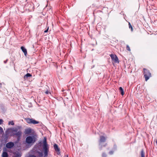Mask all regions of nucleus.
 Here are the masks:
<instances>
[{"instance_id":"2","label":"nucleus","mask_w":157,"mask_h":157,"mask_svg":"<svg viewBox=\"0 0 157 157\" xmlns=\"http://www.w3.org/2000/svg\"><path fill=\"white\" fill-rule=\"evenodd\" d=\"M43 148L44 151V157H47L48 156V151L49 150V147L47 143L46 139L44 138L43 141Z\"/></svg>"},{"instance_id":"4","label":"nucleus","mask_w":157,"mask_h":157,"mask_svg":"<svg viewBox=\"0 0 157 157\" xmlns=\"http://www.w3.org/2000/svg\"><path fill=\"white\" fill-rule=\"evenodd\" d=\"M144 76L145 77V80L147 81L149 79V78L151 77V74L146 69L144 68Z\"/></svg>"},{"instance_id":"1","label":"nucleus","mask_w":157,"mask_h":157,"mask_svg":"<svg viewBox=\"0 0 157 157\" xmlns=\"http://www.w3.org/2000/svg\"><path fill=\"white\" fill-rule=\"evenodd\" d=\"M22 127L18 126L14 128H9L6 129L5 131L6 137L15 136L17 140L19 141L22 134Z\"/></svg>"},{"instance_id":"8","label":"nucleus","mask_w":157,"mask_h":157,"mask_svg":"<svg viewBox=\"0 0 157 157\" xmlns=\"http://www.w3.org/2000/svg\"><path fill=\"white\" fill-rule=\"evenodd\" d=\"M54 147L55 151L57 152V154L59 155L60 153V149L59 148L58 145L56 144L54 145Z\"/></svg>"},{"instance_id":"23","label":"nucleus","mask_w":157,"mask_h":157,"mask_svg":"<svg viewBox=\"0 0 157 157\" xmlns=\"http://www.w3.org/2000/svg\"><path fill=\"white\" fill-rule=\"evenodd\" d=\"M3 122V121L2 119H0V124H1Z\"/></svg>"},{"instance_id":"6","label":"nucleus","mask_w":157,"mask_h":157,"mask_svg":"<svg viewBox=\"0 0 157 157\" xmlns=\"http://www.w3.org/2000/svg\"><path fill=\"white\" fill-rule=\"evenodd\" d=\"M33 139L31 136H29L27 137L26 139V142L28 144H31L33 142Z\"/></svg>"},{"instance_id":"11","label":"nucleus","mask_w":157,"mask_h":157,"mask_svg":"<svg viewBox=\"0 0 157 157\" xmlns=\"http://www.w3.org/2000/svg\"><path fill=\"white\" fill-rule=\"evenodd\" d=\"M32 76V75L30 73H28L26 75H25L24 76V79H27L28 77H31Z\"/></svg>"},{"instance_id":"7","label":"nucleus","mask_w":157,"mask_h":157,"mask_svg":"<svg viewBox=\"0 0 157 157\" xmlns=\"http://www.w3.org/2000/svg\"><path fill=\"white\" fill-rule=\"evenodd\" d=\"M14 146V144L13 142H9L7 143L6 144V147L8 148H11L13 147Z\"/></svg>"},{"instance_id":"10","label":"nucleus","mask_w":157,"mask_h":157,"mask_svg":"<svg viewBox=\"0 0 157 157\" xmlns=\"http://www.w3.org/2000/svg\"><path fill=\"white\" fill-rule=\"evenodd\" d=\"M21 49L22 51V52L24 53V55L25 56H26V55L27 54V51L26 49L23 46H21Z\"/></svg>"},{"instance_id":"24","label":"nucleus","mask_w":157,"mask_h":157,"mask_svg":"<svg viewBox=\"0 0 157 157\" xmlns=\"http://www.w3.org/2000/svg\"><path fill=\"white\" fill-rule=\"evenodd\" d=\"M29 157H36V156L33 155H29Z\"/></svg>"},{"instance_id":"29","label":"nucleus","mask_w":157,"mask_h":157,"mask_svg":"<svg viewBox=\"0 0 157 157\" xmlns=\"http://www.w3.org/2000/svg\"><path fill=\"white\" fill-rule=\"evenodd\" d=\"M67 157H68V155L67 156Z\"/></svg>"},{"instance_id":"16","label":"nucleus","mask_w":157,"mask_h":157,"mask_svg":"<svg viewBox=\"0 0 157 157\" xmlns=\"http://www.w3.org/2000/svg\"><path fill=\"white\" fill-rule=\"evenodd\" d=\"M8 124L9 125H10L11 124V125H14V123L13 121H9L8 123Z\"/></svg>"},{"instance_id":"14","label":"nucleus","mask_w":157,"mask_h":157,"mask_svg":"<svg viewBox=\"0 0 157 157\" xmlns=\"http://www.w3.org/2000/svg\"><path fill=\"white\" fill-rule=\"evenodd\" d=\"M119 89L121 91V95H124V92L123 89L122 88V87H120Z\"/></svg>"},{"instance_id":"18","label":"nucleus","mask_w":157,"mask_h":157,"mask_svg":"<svg viewBox=\"0 0 157 157\" xmlns=\"http://www.w3.org/2000/svg\"><path fill=\"white\" fill-rule=\"evenodd\" d=\"M128 25H129V28H131V31H132L133 30V29L132 27V26L131 24H130V23H129Z\"/></svg>"},{"instance_id":"5","label":"nucleus","mask_w":157,"mask_h":157,"mask_svg":"<svg viewBox=\"0 0 157 157\" xmlns=\"http://www.w3.org/2000/svg\"><path fill=\"white\" fill-rule=\"evenodd\" d=\"M110 56L112 59L113 63H119V60L117 56L115 54H111Z\"/></svg>"},{"instance_id":"25","label":"nucleus","mask_w":157,"mask_h":157,"mask_svg":"<svg viewBox=\"0 0 157 157\" xmlns=\"http://www.w3.org/2000/svg\"><path fill=\"white\" fill-rule=\"evenodd\" d=\"M38 153L39 154H40V156H42L43 154H42V153H41V152H38Z\"/></svg>"},{"instance_id":"13","label":"nucleus","mask_w":157,"mask_h":157,"mask_svg":"<svg viewBox=\"0 0 157 157\" xmlns=\"http://www.w3.org/2000/svg\"><path fill=\"white\" fill-rule=\"evenodd\" d=\"M106 139L105 137L103 136H101L100 137V141L101 142H103Z\"/></svg>"},{"instance_id":"20","label":"nucleus","mask_w":157,"mask_h":157,"mask_svg":"<svg viewBox=\"0 0 157 157\" xmlns=\"http://www.w3.org/2000/svg\"><path fill=\"white\" fill-rule=\"evenodd\" d=\"M127 49L129 51H131L130 48L128 45H127L126 47Z\"/></svg>"},{"instance_id":"22","label":"nucleus","mask_w":157,"mask_h":157,"mask_svg":"<svg viewBox=\"0 0 157 157\" xmlns=\"http://www.w3.org/2000/svg\"><path fill=\"white\" fill-rule=\"evenodd\" d=\"M48 29H49V27H48L47 29L44 31V33H47V32H48Z\"/></svg>"},{"instance_id":"19","label":"nucleus","mask_w":157,"mask_h":157,"mask_svg":"<svg viewBox=\"0 0 157 157\" xmlns=\"http://www.w3.org/2000/svg\"><path fill=\"white\" fill-rule=\"evenodd\" d=\"M3 132H3V131L2 128L0 127V133L1 134H2Z\"/></svg>"},{"instance_id":"26","label":"nucleus","mask_w":157,"mask_h":157,"mask_svg":"<svg viewBox=\"0 0 157 157\" xmlns=\"http://www.w3.org/2000/svg\"><path fill=\"white\" fill-rule=\"evenodd\" d=\"M106 156V155L105 154H103V157H105Z\"/></svg>"},{"instance_id":"9","label":"nucleus","mask_w":157,"mask_h":157,"mask_svg":"<svg viewBox=\"0 0 157 157\" xmlns=\"http://www.w3.org/2000/svg\"><path fill=\"white\" fill-rule=\"evenodd\" d=\"M32 129L30 128H27L25 129L24 131V133L25 134L29 135L32 132Z\"/></svg>"},{"instance_id":"27","label":"nucleus","mask_w":157,"mask_h":157,"mask_svg":"<svg viewBox=\"0 0 157 157\" xmlns=\"http://www.w3.org/2000/svg\"><path fill=\"white\" fill-rule=\"evenodd\" d=\"M155 143L157 144V140H156Z\"/></svg>"},{"instance_id":"21","label":"nucleus","mask_w":157,"mask_h":157,"mask_svg":"<svg viewBox=\"0 0 157 157\" xmlns=\"http://www.w3.org/2000/svg\"><path fill=\"white\" fill-rule=\"evenodd\" d=\"M45 93L46 94H48L49 93L50 94H51L50 92H49L48 91V90H47L46 91H45Z\"/></svg>"},{"instance_id":"15","label":"nucleus","mask_w":157,"mask_h":157,"mask_svg":"<svg viewBox=\"0 0 157 157\" xmlns=\"http://www.w3.org/2000/svg\"><path fill=\"white\" fill-rule=\"evenodd\" d=\"M21 156L20 154L18 153L15 154L14 155V157H20Z\"/></svg>"},{"instance_id":"3","label":"nucleus","mask_w":157,"mask_h":157,"mask_svg":"<svg viewBox=\"0 0 157 157\" xmlns=\"http://www.w3.org/2000/svg\"><path fill=\"white\" fill-rule=\"evenodd\" d=\"M25 120L29 124H35L39 123V121H37L33 118H27L25 119Z\"/></svg>"},{"instance_id":"12","label":"nucleus","mask_w":157,"mask_h":157,"mask_svg":"<svg viewBox=\"0 0 157 157\" xmlns=\"http://www.w3.org/2000/svg\"><path fill=\"white\" fill-rule=\"evenodd\" d=\"M2 157H8V155L7 152H4L2 153Z\"/></svg>"},{"instance_id":"17","label":"nucleus","mask_w":157,"mask_h":157,"mask_svg":"<svg viewBox=\"0 0 157 157\" xmlns=\"http://www.w3.org/2000/svg\"><path fill=\"white\" fill-rule=\"evenodd\" d=\"M141 157H145L144 153L143 150H142L141 151Z\"/></svg>"},{"instance_id":"28","label":"nucleus","mask_w":157,"mask_h":157,"mask_svg":"<svg viewBox=\"0 0 157 157\" xmlns=\"http://www.w3.org/2000/svg\"><path fill=\"white\" fill-rule=\"evenodd\" d=\"M4 63H6V61H4Z\"/></svg>"}]
</instances>
